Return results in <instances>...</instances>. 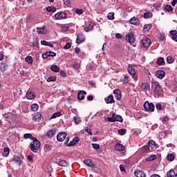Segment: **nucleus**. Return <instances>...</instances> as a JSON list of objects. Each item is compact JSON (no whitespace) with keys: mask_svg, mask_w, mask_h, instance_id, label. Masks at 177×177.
Returning a JSON list of instances; mask_svg holds the SVG:
<instances>
[{"mask_svg":"<svg viewBox=\"0 0 177 177\" xmlns=\"http://www.w3.org/2000/svg\"><path fill=\"white\" fill-rule=\"evenodd\" d=\"M80 64L78 63H75L73 64V68H75V70H78L80 68Z\"/></svg>","mask_w":177,"mask_h":177,"instance_id":"obj_59","label":"nucleus"},{"mask_svg":"<svg viewBox=\"0 0 177 177\" xmlns=\"http://www.w3.org/2000/svg\"><path fill=\"white\" fill-rule=\"evenodd\" d=\"M109 20H114V12H109L107 15Z\"/></svg>","mask_w":177,"mask_h":177,"instance_id":"obj_48","label":"nucleus"},{"mask_svg":"<svg viewBox=\"0 0 177 177\" xmlns=\"http://www.w3.org/2000/svg\"><path fill=\"white\" fill-rule=\"evenodd\" d=\"M92 146L95 150H99V149H100V145L99 144H93Z\"/></svg>","mask_w":177,"mask_h":177,"instance_id":"obj_60","label":"nucleus"},{"mask_svg":"<svg viewBox=\"0 0 177 177\" xmlns=\"http://www.w3.org/2000/svg\"><path fill=\"white\" fill-rule=\"evenodd\" d=\"M107 121H109V122H115L117 121L122 122L123 120L122 115L113 113L111 118H107Z\"/></svg>","mask_w":177,"mask_h":177,"instance_id":"obj_5","label":"nucleus"},{"mask_svg":"<svg viewBox=\"0 0 177 177\" xmlns=\"http://www.w3.org/2000/svg\"><path fill=\"white\" fill-rule=\"evenodd\" d=\"M56 135V129H50L46 132L48 138H53Z\"/></svg>","mask_w":177,"mask_h":177,"instance_id":"obj_18","label":"nucleus"},{"mask_svg":"<svg viewBox=\"0 0 177 177\" xmlns=\"http://www.w3.org/2000/svg\"><path fill=\"white\" fill-rule=\"evenodd\" d=\"M25 61L26 62V63H28V64H32V57L31 56H28L25 58Z\"/></svg>","mask_w":177,"mask_h":177,"instance_id":"obj_35","label":"nucleus"},{"mask_svg":"<svg viewBox=\"0 0 177 177\" xmlns=\"http://www.w3.org/2000/svg\"><path fill=\"white\" fill-rule=\"evenodd\" d=\"M14 161L16 162H18V164L21 165V159L19 156H15L14 157Z\"/></svg>","mask_w":177,"mask_h":177,"instance_id":"obj_52","label":"nucleus"},{"mask_svg":"<svg viewBox=\"0 0 177 177\" xmlns=\"http://www.w3.org/2000/svg\"><path fill=\"white\" fill-rule=\"evenodd\" d=\"M26 98L28 100H32V99H35V95L32 91H27Z\"/></svg>","mask_w":177,"mask_h":177,"instance_id":"obj_22","label":"nucleus"},{"mask_svg":"<svg viewBox=\"0 0 177 177\" xmlns=\"http://www.w3.org/2000/svg\"><path fill=\"white\" fill-rule=\"evenodd\" d=\"M84 41H85V36H84V35L82 34L77 35L76 38V43L82 44V42H84Z\"/></svg>","mask_w":177,"mask_h":177,"instance_id":"obj_13","label":"nucleus"},{"mask_svg":"<svg viewBox=\"0 0 177 177\" xmlns=\"http://www.w3.org/2000/svg\"><path fill=\"white\" fill-rule=\"evenodd\" d=\"M62 115V113L60 112H57V113H54L51 117H50V120H53L55 118H57V117H60Z\"/></svg>","mask_w":177,"mask_h":177,"instance_id":"obj_36","label":"nucleus"},{"mask_svg":"<svg viewBox=\"0 0 177 177\" xmlns=\"http://www.w3.org/2000/svg\"><path fill=\"white\" fill-rule=\"evenodd\" d=\"M86 95V91H80L77 93V99H78V100H84V99H85V95Z\"/></svg>","mask_w":177,"mask_h":177,"instance_id":"obj_15","label":"nucleus"},{"mask_svg":"<svg viewBox=\"0 0 177 177\" xmlns=\"http://www.w3.org/2000/svg\"><path fill=\"white\" fill-rule=\"evenodd\" d=\"M134 174L137 177H146V174L142 171H137V174L136 171H135Z\"/></svg>","mask_w":177,"mask_h":177,"instance_id":"obj_31","label":"nucleus"},{"mask_svg":"<svg viewBox=\"0 0 177 177\" xmlns=\"http://www.w3.org/2000/svg\"><path fill=\"white\" fill-rule=\"evenodd\" d=\"M3 117H4V118H7V119H12V118H13L14 115H13V113H8L3 115Z\"/></svg>","mask_w":177,"mask_h":177,"instance_id":"obj_40","label":"nucleus"},{"mask_svg":"<svg viewBox=\"0 0 177 177\" xmlns=\"http://www.w3.org/2000/svg\"><path fill=\"white\" fill-rule=\"evenodd\" d=\"M142 89H144V91H150V84L149 83H142L141 84Z\"/></svg>","mask_w":177,"mask_h":177,"instance_id":"obj_25","label":"nucleus"},{"mask_svg":"<svg viewBox=\"0 0 177 177\" xmlns=\"http://www.w3.org/2000/svg\"><path fill=\"white\" fill-rule=\"evenodd\" d=\"M27 160L29 162H31V164H34V158H32V156H28Z\"/></svg>","mask_w":177,"mask_h":177,"instance_id":"obj_50","label":"nucleus"},{"mask_svg":"<svg viewBox=\"0 0 177 177\" xmlns=\"http://www.w3.org/2000/svg\"><path fill=\"white\" fill-rule=\"evenodd\" d=\"M84 164L87 165V167H90L94 172H99V169H96V165L93 163V161L91 159H86L84 160Z\"/></svg>","mask_w":177,"mask_h":177,"instance_id":"obj_4","label":"nucleus"},{"mask_svg":"<svg viewBox=\"0 0 177 177\" xmlns=\"http://www.w3.org/2000/svg\"><path fill=\"white\" fill-rule=\"evenodd\" d=\"M119 135H125L127 133V130L124 129H120L118 130Z\"/></svg>","mask_w":177,"mask_h":177,"instance_id":"obj_51","label":"nucleus"},{"mask_svg":"<svg viewBox=\"0 0 177 177\" xmlns=\"http://www.w3.org/2000/svg\"><path fill=\"white\" fill-rule=\"evenodd\" d=\"M50 70L51 71H54V73H59V71H60V68H59L57 65H53Z\"/></svg>","mask_w":177,"mask_h":177,"instance_id":"obj_28","label":"nucleus"},{"mask_svg":"<svg viewBox=\"0 0 177 177\" xmlns=\"http://www.w3.org/2000/svg\"><path fill=\"white\" fill-rule=\"evenodd\" d=\"M149 147H151V149H154L156 147V142L154 140H150L148 142Z\"/></svg>","mask_w":177,"mask_h":177,"instance_id":"obj_38","label":"nucleus"},{"mask_svg":"<svg viewBox=\"0 0 177 177\" xmlns=\"http://www.w3.org/2000/svg\"><path fill=\"white\" fill-rule=\"evenodd\" d=\"M105 102L106 104H111L113 103H115V100H114V97L113 95H109L108 97L105 98Z\"/></svg>","mask_w":177,"mask_h":177,"instance_id":"obj_14","label":"nucleus"},{"mask_svg":"<svg viewBox=\"0 0 177 177\" xmlns=\"http://www.w3.org/2000/svg\"><path fill=\"white\" fill-rule=\"evenodd\" d=\"M30 150L33 151V153H37V151H38V149L41 147V142L36 138L30 142Z\"/></svg>","mask_w":177,"mask_h":177,"instance_id":"obj_2","label":"nucleus"},{"mask_svg":"<svg viewBox=\"0 0 177 177\" xmlns=\"http://www.w3.org/2000/svg\"><path fill=\"white\" fill-rule=\"evenodd\" d=\"M157 64L158 66H164V64H165V60H164V58L159 57L157 60Z\"/></svg>","mask_w":177,"mask_h":177,"instance_id":"obj_27","label":"nucleus"},{"mask_svg":"<svg viewBox=\"0 0 177 177\" xmlns=\"http://www.w3.org/2000/svg\"><path fill=\"white\" fill-rule=\"evenodd\" d=\"M63 2L66 6H71V3L69 1V0H63Z\"/></svg>","mask_w":177,"mask_h":177,"instance_id":"obj_57","label":"nucleus"},{"mask_svg":"<svg viewBox=\"0 0 177 177\" xmlns=\"http://www.w3.org/2000/svg\"><path fill=\"white\" fill-rule=\"evenodd\" d=\"M73 120H74V122L77 125V124H80V122H81V120L80 119L79 117H76L75 116L73 118Z\"/></svg>","mask_w":177,"mask_h":177,"instance_id":"obj_53","label":"nucleus"},{"mask_svg":"<svg viewBox=\"0 0 177 177\" xmlns=\"http://www.w3.org/2000/svg\"><path fill=\"white\" fill-rule=\"evenodd\" d=\"M127 71L129 74L131 75L132 78H133L134 80L138 81V75H136V72L135 71V68L132 66H129L127 68Z\"/></svg>","mask_w":177,"mask_h":177,"instance_id":"obj_7","label":"nucleus"},{"mask_svg":"<svg viewBox=\"0 0 177 177\" xmlns=\"http://www.w3.org/2000/svg\"><path fill=\"white\" fill-rule=\"evenodd\" d=\"M8 65L6 63H1L0 65V71L1 73H5L8 70Z\"/></svg>","mask_w":177,"mask_h":177,"instance_id":"obj_23","label":"nucleus"},{"mask_svg":"<svg viewBox=\"0 0 177 177\" xmlns=\"http://www.w3.org/2000/svg\"><path fill=\"white\" fill-rule=\"evenodd\" d=\"M41 118H42V115L40 113H37L33 116L32 120H35V122H39Z\"/></svg>","mask_w":177,"mask_h":177,"instance_id":"obj_24","label":"nucleus"},{"mask_svg":"<svg viewBox=\"0 0 177 177\" xmlns=\"http://www.w3.org/2000/svg\"><path fill=\"white\" fill-rule=\"evenodd\" d=\"M46 53H47L48 57H55V56H56V53L55 52L47 51Z\"/></svg>","mask_w":177,"mask_h":177,"instance_id":"obj_46","label":"nucleus"},{"mask_svg":"<svg viewBox=\"0 0 177 177\" xmlns=\"http://www.w3.org/2000/svg\"><path fill=\"white\" fill-rule=\"evenodd\" d=\"M162 122H168V121H169V117L165 116V117L162 118Z\"/></svg>","mask_w":177,"mask_h":177,"instance_id":"obj_56","label":"nucleus"},{"mask_svg":"<svg viewBox=\"0 0 177 177\" xmlns=\"http://www.w3.org/2000/svg\"><path fill=\"white\" fill-rule=\"evenodd\" d=\"M165 9L167 12H172V10H174V8H172V6H171L169 5H166Z\"/></svg>","mask_w":177,"mask_h":177,"instance_id":"obj_54","label":"nucleus"},{"mask_svg":"<svg viewBox=\"0 0 177 177\" xmlns=\"http://www.w3.org/2000/svg\"><path fill=\"white\" fill-rule=\"evenodd\" d=\"M24 139H30V140H34L37 138H35L32 136V134L31 133H25L24 136Z\"/></svg>","mask_w":177,"mask_h":177,"instance_id":"obj_26","label":"nucleus"},{"mask_svg":"<svg viewBox=\"0 0 177 177\" xmlns=\"http://www.w3.org/2000/svg\"><path fill=\"white\" fill-rule=\"evenodd\" d=\"M144 109L145 111H150V113L154 111V104L152 102H149V101H147L144 104Z\"/></svg>","mask_w":177,"mask_h":177,"instance_id":"obj_6","label":"nucleus"},{"mask_svg":"<svg viewBox=\"0 0 177 177\" xmlns=\"http://www.w3.org/2000/svg\"><path fill=\"white\" fill-rule=\"evenodd\" d=\"M150 28H151V25L150 24H147L143 27V30L147 32L149 31Z\"/></svg>","mask_w":177,"mask_h":177,"instance_id":"obj_47","label":"nucleus"},{"mask_svg":"<svg viewBox=\"0 0 177 177\" xmlns=\"http://www.w3.org/2000/svg\"><path fill=\"white\" fill-rule=\"evenodd\" d=\"M142 154H146V153H150V147L149 145H145L141 148Z\"/></svg>","mask_w":177,"mask_h":177,"instance_id":"obj_20","label":"nucleus"},{"mask_svg":"<svg viewBox=\"0 0 177 177\" xmlns=\"http://www.w3.org/2000/svg\"><path fill=\"white\" fill-rule=\"evenodd\" d=\"M151 86H154V92L155 95H158V96H162V88L160 86V84L157 82H153L151 83Z\"/></svg>","mask_w":177,"mask_h":177,"instance_id":"obj_3","label":"nucleus"},{"mask_svg":"<svg viewBox=\"0 0 177 177\" xmlns=\"http://www.w3.org/2000/svg\"><path fill=\"white\" fill-rule=\"evenodd\" d=\"M170 35H172V37H174V35H177V30H171L169 32Z\"/></svg>","mask_w":177,"mask_h":177,"instance_id":"obj_64","label":"nucleus"},{"mask_svg":"<svg viewBox=\"0 0 177 177\" xmlns=\"http://www.w3.org/2000/svg\"><path fill=\"white\" fill-rule=\"evenodd\" d=\"M174 62H175V59H174L172 57L168 56L167 57V62L168 64H172V63H174Z\"/></svg>","mask_w":177,"mask_h":177,"instance_id":"obj_39","label":"nucleus"},{"mask_svg":"<svg viewBox=\"0 0 177 177\" xmlns=\"http://www.w3.org/2000/svg\"><path fill=\"white\" fill-rule=\"evenodd\" d=\"M57 140H58V142H64V140H66L64 145H67V143L70 142V137H67V133L62 131L57 134Z\"/></svg>","mask_w":177,"mask_h":177,"instance_id":"obj_1","label":"nucleus"},{"mask_svg":"<svg viewBox=\"0 0 177 177\" xmlns=\"http://www.w3.org/2000/svg\"><path fill=\"white\" fill-rule=\"evenodd\" d=\"M115 150H118V151H124L125 150V146L120 143H117L115 145Z\"/></svg>","mask_w":177,"mask_h":177,"instance_id":"obj_19","label":"nucleus"},{"mask_svg":"<svg viewBox=\"0 0 177 177\" xmlns=\"http://www.w3.org/2000/svg\"><path fill=\"white\" fill-rule=\"evenodd\" d=\"M95 26H96L95 23L89 22L88 26L84 27V31L86 32H89V31H92V30H93V28H95Z\"/></svg>","mask_w":177,"mask_h":177,"instance_id":"obj_12","label":"nucleus"},{"mask_svg":"<svg viewBox=\"0 0 177 177\" xmlns=\"http://www.w3.org/2000/svg\"><path fill=\"white\" fill-rule=\"evenodd\" d=\"M56 20H62V19H66L67 17V14L66 12H59L55 15Z\"/></svg>","mask_w":177,"mask_h":177,"instance_id":"obj_9","label":"nucleus"},{"mask_svg":"<svg viewBox=\"0 0 177 177\" xmlns=\"http://www.w3.org/2000/svg\"><path fill=\"white\" fill-rule=\"evenodd\" d=\"M153 17V13L150 12H147L144 14V18L145 19H150V17Z\"/></svg>","mask_w":177,"mask_h":177,"instance_id":"obj_43","label":"nucleus"},{"mask_svg":"<svg viewBox=\"0 0 177 177\" xmlns=\"http://www.w3.org/2000/svg\"><path fill=\"white\" fill-rule=\"evenodd\" d=\"M123 82L124 84H128L129 82V77L128 75L124 77Z\"/></svg>","mask_w":177,"mask_h":177,"instance_id":"obj_55","label":"nucleus"},{"mask_svg":"<svg viewBox=\"0 0 177 177\" xmlns=\"http://www.w3.org/2000/svg\"><path fill=\"white\" fill-rule=\"evenodd\" d=\"M167 160L168 161H174V160H175V155H174V153H169V154H167Z\"/></svg>","mask_w":177,"mask_h":177,"instance_id":"obj_32","label":"nucleus"},{"mask_svg":"<svg viewBox=\"0 0 177 177\" xmlns=\"http://www.w3.org/2000/svg\"><path fill=\"white\" fill-rule=\"evenodd\" d=\"M79 140H80V138L75 137L73 138V140L69 142V144H66V146L68 147H73V146H75V145L78 143Z\"/></svg>","mask_w":177,"mask_h":177,"instance_id":"obj_11","label":"nucleus"},{"mask_svg":"<svg viewBox=\"0 0 177 177\" xmlns=\"http://www.w3.org/2000/svg\"><path fill=\"white\" fill-rule=\"evenodd\" d=\"M156 107L157 110H162V105L160 103H157Z\"/></svg>","mask_w":177,"mask_h":177,"instance_id":"obj_58","label":"nucleus"},{"mask_svg":"<svg viewBox=\"0 0 177 177\" xmlns=\"http://www.w3.org/2000/svg\"><path fill=\"white\" fill-rule=\"evenodd\" d=\"M126 39L128 41L129 44H133L135 42V37H133V33L130 32L127 35H126Z\"/></svg>","mask_w":177,"mask_h":177,"instance_id":"obj_10","label":"nucleus"},{"mask_svg":"<svg viewBox=\"0 0 177 177\" xmlns=\"http://www.w3.org/2000/svg\"><path fill=\"white\" fill-rule=\"evenodd\" d=\"M10 149H9V147H6L4 149L3 151V157H8V156H9V151Z\"/></svg>","mask_w":177,"mask_h":177,"instance_id":"obj_41","label":"nucleus"},{"mask_svg":"<svg viewBox=\"0 0 177 177\" xmlns=\"http://www.w3.org/2000/svg\"><path fill=\"white\" fill-rule=\"evenodd\" d=\"M71 48V44L68 42L64 46V49H70Z\"/></svg>","mask_w":177,"mask_h":177,"instance_id":"obj_61","label":"nucleus"},{"mask_svg":"<svg viewBox=\"0 0 177 177\" xmlns=\"http://www.w3.org/2000/svg\"><path fill=\"white\" fill-rule=\"evenodd\" d=\"M167 177H175L176 176V173L175 171H174V169H170V171H169L167 173Z\"/></svg>","mask_w":177,"mask_h":177,"instance_id":"obj_34","label":"nucleus"},{"mask_svg":"<svg viewBox=\"0 0 177 177\" xmlns=\"http://www.w3.org/2000/svg\"><path fill=\"white\" fill-rule=\"evenodd\" d=\"M59 165L61 167H67L68 165V162H67V161L65 160H62L59 162Z\"/></svg>","mask_w":177,"mask_h":177,"instance_id":"obj_37","label":"nucleus"},{"mask_svg":"<svg viewBox=\"0 0 177 177\" xmlns=\"http://www.w3.org/2000/svg\"><path fill=\"white\" fill-rule=\"evenodd\" d=\"M56 80H57V77L56 76L50 77L47 79V82H55Z\"/></svg>","mask_w":177,"mask_h":177,"instance_id":"obj_45","label":"nucleus"},{"mask_svg":"<svg viewBox=\"0 0 177 177\" xmlns=\"http://www.w3.org/2000/svg\"><path fill=\"white\" fill-rule=\"evenodd\" d=\"M85 132H87V133H89L91 136H92V135H93L92 133V129H89V128H86L85 129Z\"/></svg>","mask_w":177,"mask_h":177,"instance_id":"obj_63","label":"nucleus"},{"mask_svg":"<svg viewBox=\"0 0 177 177\" xmlns=\"http://www.w3.org/2000/svg\"><path fill=\"white\" fill-rule=\"evenodd\" d=\"M154 160H157V156L156 155H152L145 158L146 161H154Z\"/></svg>","mask_w":177,"mask_h":177,"instance_id":"obj_29","label":"nucleus"},{"mask_svg":"<svg viewBox=\"0 0 177 177\" xmlns=\"http://www.w3.org/2000/svg\"><path fill=\"white\" fill-rule=\"evenodd\" d=\"M46 10L47 12H56V8L55 7H52V6H48L46 8Z\"/></svg>","mask_w":177,"mask_h":177,"instance_id":"obj_44","label":"nucleus"},{"mask_svg":"<svg viewBox=\"0 0 177 177\" xmlns=\"http://www.w3.org/2000/svg\"><path fill=\"white\" fill-rule=\"evenodd\" d=\"M156 75L157 78H159L160 80H162V78L165 77V72L161 70L157 71L156 73Z\"/></svg>","mask_w":177,"mask_h":177,"instance_id":"obj_16","label":"nucleus"},{"mask_svg":"<svg viewBox=\"0 0 177 177\" xmlns=\"http://www.w3.org/2000/svg\"><path fill=\"white\" fill-rule=\"evenodd\" d=\"M113 93L117 100H121V91L120 89H115Z\"/></svg>","mask_w":177,"mask_h":177,"instance_id":"obj_21","label":"nucleus"},{"mask_svg":"<svg viewBox=\"0 0 177 177\" xmlns=\"http://www.w3.org/2000/svg\"><path fill=\"white\" fill-rule=\"evenodd\" d=\"M70 27L67 25H64L62 27V30L64 32H66L67 31H68Z\"/></svg>","mask_w":177,"mask_h":177,"instance_id":"obj_49","label":"nucleus"},{"mask_svg":"<svg viewBox=\"0 0 177 177\" xmlns=\"http://www.w3.org/2000/svg\"><path fill=\"white\" fill-rule=\"evenodd\" d=\"M130 24L133 26H140V21L136 17L130 19Z\"/></svg>","mask_w":177,"mask_h":177,"instance_id":"obj_17","label":"nucleus"},{"mask_svg":"<svg viewBox=\"0 0 177 177\" xmlns=\"http://www.w3.org/2000/svg\"><path fill=\"white\" fill-rule=\"evenodd\" d=\"M75 12L76 14L79 15H81L82 13H84V10H82V9H77Z\"/></svg>","mask_w":177,"mask_h":177,"instance_id":"obj_62","label":"nucleus"},{"mask_svg":"<svg viewBox=\"0 0 177 177\" xmlns=\"http://www.w3.org/2000/svg\"><path fill=\"white\" fill-rule=\"evenodd\" d=\"M36 30H37V32H38V34H44L45 27L37 28Z\"/></svg>","mask_w":177,"mask_h":177,"instance_id":"obj_42","label":"nucleus"},{"mask_svg":"<svg viewBox=\"0 0 177 177\" xmlns=\"http://www.w3.org/2000/svg\"><path fill=\"white\" fill-rule=\"evenodd\" d=\"M41 44L42 45H44V46H50V48H53V44H52L49 41H46L45 40H42L41 41Z\"/></svg>","mask_w":177,"mask_h":177,"instance_id":"obj_30","label":"nucleus"},{"mask_svg":"<svg viewBox=\"0 0 177 177\" xmlns=\"http://www.w3.org/2000/svg\"><path fill=\"white\" fill-rule=\"evenodd\" d=\"M151 44V40L147 37H145L141 41L140 45L143 48H149Z\"/></svg>","mask_w":177,"mask_h":177,"instance_id":"obj_8","label":"nucleus"},{"mask_svg":"<svg viewBox=\"0 0 177 177\" xmlns=\"http://www.w3.org/2000/svg\"><path fill=\"white\" fill-rule=\"evenodd\" d=\"M39 109V106L38 105V104H32L31 105L32 111H38Z\"/></svg>","mask_w":177,"mask_h":177,"instance_id":"obj_33","label":"nucleus"}]
</instances>
